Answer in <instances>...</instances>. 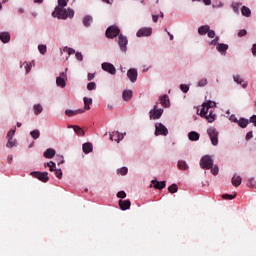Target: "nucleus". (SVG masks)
Wrapping results in <instances>:
<instances>
[{"label":"nucleus","instance_id":"obj_1","mask_svg":"<svg viewBox=\"0 0 256 256\" xmlns=\"http://www.w3.org/2000/svg\"><path fill=\"white\" fill-rule=\"evenodd\" d=\"M105 35L107 39H115L118 37V46L122 53H127V44L129 40L126 36L121 34V29L117 25H111L106 29Z\"/></svg>","mask_w":256,"mask_h":256},{"label":"nucleus","instance_id":"obj_2","mask_svg":"<svg viewBox=\"0 0 256 256\" xmlns=\"http://www.w3.org/2000/svg\"><path fill=\"white\" fill-rule=\"evenodd\" d=\"M216 103L213 101L205 102L202 105L200 116L204 117L208 123H213L217 119L215 112Z\"/></svg>","mask_w":256,"mask_h":256},{"label":"nucleus","instance_id":"obj_3","mask_svg":"<svg viewBox=\"0 0 256 256\" xmlns=\"http://www.w3.org/2000/svg\"><path fill=\"white\" fill-rule=\"evenodd\" d=\"M54 19H60L66 21V19H73L75 17V10L71 8H58L52 12Z\"/></svg>","mask_w":256,"mask_h":256},{"label":"nucleus","instance_id":"obj_4","mask_svg":"<svg viewBox=\"0 0 256 256\" xmlns=\"http://www.w3.org/2000/svg\"><path fill=\"white\" fill-rule=\"evenodd\" d=\"M207 134L211 140L212 145H214V147H216V145H219V132L217 131V129H215V127L208 128Z\"/></svg>","mask_w":256,"mask_h":256},{"label":"nucleus","instance_id":"obj_5","mask_svg":"<svg viewBox=\"0 0 256 256\" xmlns=\"http://www.w3.org/2000/svg\"><path fill=\"white\" fill-rule=\"evenodd\" d=\"M56 85L61 89H65V87H67V68H65V71L61 72L56 78Z\"/></svg>","mask_w":256,"mask_h":256},{"label":"nucleus","instance_id":"obj_6","mask_svg":"<svg viewBox=\"0 0 256 256\" xmlns=\"http://www.w3.org/2000/svg\"><path fill=\"white\" fill-rule=\"evenodd\" d=\"M30 175L35 179L42 181V183H47L49 181V172L33 171Z\"/></svg>","mask_w":256,"mask_h":256},{"label":"nucleus","instance_id":"obj_7","mask_svg":"<svg viewBox=\"0 0 256 256\" xmlns=\"http://www.w3.org/2000/svg\"><path fill=\"white\" fill-rule=\"evenodd\" d=\"M200 167L202 169H212L213 168V158L209 155H206L200 160Z\"/></svg>","mask_w":256,"mask_h":256},{"label":"nucleus","instance_id":"obj_8","mask_svg":"<svg viewBox=\"0 0 256 256\" xmlns=\"http://www.w3.org/2000/svg\"><path fill=\"white\" fill-rule=\"evenodd\" d=\"M150 119H161V115H163V109L158 108V105H154L153 109L149 112Z\"/></svg>","mask_w":256,"mask_h":256},{"label":"nucleus","instance_id":"obj_9","mask_svg":"<svg viewBox=\"0 0 256 256\" xmlns=\"http://www.w3.org/2000/svg\"><path fill=\"white\" fill-rule=\"evenodd\" d=\"M155 135L156 137L159 135H169V130H167V127H165V125L161 124V123H156L155 124Z\"/></svg>","mask_w":256,"mask_h":256},{"label":"nucleus","instance_id":"obj_10","mask_svg":"<svg viewBox=\"0 0 256 256\" xmlns=\"http://www.w3.org/2000/svg\"><path fill=\"white\" fill-rule=\"evenodd\" d=\"M101 67L103 71H106V73H109L110 75H115L117 73V69L115 68V65L109 62H103L101 64Z\"/></svg>","mask_w":256,"mask_h":256},{"label":"nucleus","instance_id":"obj_11","mask_svg":"<svg viewBox=\"0 0 256 256\" xmlns=\"http://www.w3.org/2000/svg\"><path fill=\"white\" fill-rule=\"evenodd\" d=\"M25 69V75H29V73H31V69H33V67H35V61L32 60L31 62H27V61H24V62H21L20 64V69Z\"/></svg>","mask_w":256,"mask_h":256},{"label":"nucleus","instance_id":"obj_12","mask_svg":"<svg viewBox=\"0 0 256 256\" xmlns=\"http://www.w3.org/2000/svg\"><path fill=\"white\" fill-rule=\"evenodd\" d=\"M153 33V29L150 27H143L138 30L137 37H151V34Z\"/></svg>","mask_w":256,"mask_h":256},{"label":"nucleus","instance_id":"obj_13","mask_svg":"<svg viewBox=\"0 0 256 256\" xmlns=\"http://www.w3.org/2000/svg\"><path fill=\"white\" fill-rule=\"evenodd\" d=\"M124 137L125 133L121 134L119 133V131H114L110 133V141H116L117 143H120L121 141H123Z\"/></svg>","mask_w":256,"mask_h":256},{"label":"nucleus","instance_id":"obj_14","mask_svg":"<svg viewBox=\"0 0 256 256\" xmlns=\"http://www.w3.org/2000/svg\"><path fill=\"white\" fill-rule=\"evenodd\" d=\"M82 113H85V110L83 109H77V110L66 109L65 110V115H67V117H75V115H81Z\"/></svg>","mask_w":256,"mask_h":256},{"label":"nucleus","instance_id":"obj_15","mask_svg":"<svg viewBox=\"0 0 256 256\" xmlns=\"http://www.w3.org/2000/svg\"><path fill=\"white\" fill-rule=\"evenodd\" d=\"M68 129H73L79 137L85 136V130L77 125H68Z\"/></svg>","mask_w":256,"mask_h":256},{"label":"nucleus","instance_id":"obj_16","mask_svg":"<svg viewBox=\"0 0 256 256\" xmlns=\"http://www.w3.org/2000/svg\"><path fill=\"white\" fill-rule=\"evenodd\" d=\"M82 151L85 155H89V153L93 152V144L91 142H86L82 145Z\"/></svg>","mask_w":256,"mask_h":256},{"label":"nucleus","instance_id":"obj_17","mask_svg":"<svg viewBox=\"0 0 256 256\" xmlns=\"http://www.w3.org/2000/svg\"><path fill=\"white\" fill-rule=\"evenodd\" d=\"M57 152L55 151V149L53 148H48L44 151L43 156L45 157V159H53V157H55V154Z\"/></svg>","mask_w":256,"mask_h":256},{"label":"nucleus","instance_id":"obj_18","mask_svg":"<svg viewBox=\"0 0 256 256\" xmlns=\"http://www.w3.org/2000/svg\"><path fill=\"white\" fill-rule=\"evenodd\" d=\"M83 102H84V108L82 109L84 111H89V109H91V105H93V98L84 97Z\"/></svg>","mask_w":256,"mask_h":256},{"label":"nucleus","instance_id":"obj_19","mask_svg":"<svg viewBox=\"0 0 256 256\" xmlns=\"http://www.w3.org/2000/svg\"><path fill=\"white\" fill-rule=\"evenodd\" d=\"M137 69L134 68H130L129 69V81H131V83H135V81H137Z\"/></svg>","mask_w":256,"mask_h":256},{"label":"nucleus","instance_id":"obj_20","mask_svg":"<svg viewBox=\"0 0 256 256\" xmlns=\"http://www.w3.org/2000/svg\"><path fill=\"white\" fill-rule=\"evenodd\" d=\"M0 41L2 43H9L11 41V34L9 32H0Z\"/></svg>","mask_w":256,"mask_h":256},{"label":"nucleus","instance_id":"obj_21","mask_svg":"<svg viewBox=\"0 0 256 256\" xmlns=\"http://www.w3.org/2000/svg\"><path fill=\"white\" fill-rule=\"evenodd\" d=\"M152 185H154L155 189H165L166 187V182L165 181H157V180H152L151 181Z\"/></svg>","mask_w":256,"mask_h":256},{"label":"nucleus","instance_id":"obj_22","mask_svg":"<svg viewBox=\"0 0 256 256\" xmlns=\"http://www.w3.org/2000/svg\"><path fill=\"white\" fill-rule=\"evenodd\" d=\"M82 23L84 27H89L91 23H93V16L91 15L84 16V18L82 19Z\"/></svg>","mask_w":256,"mask_h":256},{"label":"nucleus","instance_id":"obj_23","mask_svg":"<svg viewBox=\"0 0 256 256\" xmlns=\"http://www.w3.org/2000/svg\"><path fill=\"white\" fill-rule=\"evenodd\" d=\"M33 113L34 115H41L43 113V105L40 103L33 105Z\"/></svg>","mask_w":256,"mask_h":256},{"label":"nucleus","instance_id":"obj_24","mask_svg":"<svg viewBox=\"0 0 256 256\" xmlns=\"http://www.w3.org/2000/svg\"><path fill=\"white\" fill-rule=\"evenodd\" d=\"M119 207L121 211H127L129 209V200H119Z\"/></svg>","mask_w":256,"mask_h":256},{"label":"nucleus","instance_id":"obj_25","mask_svg":"<svg viewBox=\"0 0 256 256\" xmlns=\"http://www.w3.org/2000/svg\"><path fill=\"white\" fill-rule=\"evenodd\" d=\"M160 103L162 107H169L171 104L169 102V96L163 95L160 97Z\"/></svg>","mask_w":256,"mask_h":256},{"label":"nucleus","instance_id":"obj_26","mask_svg":"<svg viewBox=\"0 0 256 256\" xmlns=\"http://www.w3.org/2000/svg\"><path fill=\"white\" fill-rule=\"evenodd\" d=\"M241 181H242L241 176H239L237 174H235L232 177V185H234V187H239V185H241Z\"/></svg>","mask_w":256,"mask_h":256},{"label":"nucleus","instance_id":"obj_27","mask_svg":"<svg viewBox=\"0 0 256 256\" xmlns=\"http://www.w3.org/2000/svg\"><path fill=\"white\" fill-rule=\"evenodd\" d=\"M199 137L200 135L196 131H191L188 133V138L190 141H199Z\"/></svg>","mask_w":256,"mask_h":256},{"label":"nucleus","instance_id":"obj_28","mask_svg":"<svg viewBox=\"0 0 256 256\" xmlns=\"http://www.w3.org/2000/svg\"><path fill=\"white\" fill-rule=\"evenodd\" d=\"M229 49V45L227 44H223L220 43L217 46V50L219 51V53H221L222 55H225V51H227Z\"/></svg>","mask_w":256,"mask_h":256},{"label":"nucleus","instance_id":"obj_29","mask_svg":"<svg viewBox=\"0 0 256 256\" xmlns=\"http://www.w3.org/2000/svg\"><path fill=\"white\" fill-rule=\"evenodd\" d=\"M209 29H211V28L209 27V25L200 26V27L198 28V33H199V35H207Z\"/></svg>","mask_w":256,"mask_h":256},{"label":"nucleus","instance_id":"obj_30","mask_svg":"<svg viewBox=\"0 0 256 256\" xmlns=\"http://www.w3.org/2000/svg\"><path fill=\"white\" fill-rule=\"evenodd\" d=\"M178 169H180L181 171H187V169H189V165H187V162L183 161V160H179L178 161V165H177Z\"/></svg>","mask_w":256,"mask_h":256},{"label":"nucleus","instance_id":"obj_31","mask_svg":"<svg viewBox=\"0 0 256 256\" xmlns=\"http://www.w3.org/2000/svg\"><path fill=\"white\" fill-rule=\"evenodd\" d=\"M69 0H58V5L54 9H63L67 7Z\"/></svg>","mask_w":256,"mask_h":256},{"label":"nucleus","instance_id":"obj_32","mask_svg":"<svg viewBox=\"0 0 256 256\" xmlns=\"http://www.w3.org/2000/svg\"><path fill=\"white\" fill-rule=\"evenodd\" d=\"M241 13L244 17H251V9H249L247 6H243L241 8Z\"/></svg>","mask_w":256,"mask_h":256},{"label":"nucleus","instance_id":"obj_33","mask_svg":"<svg viewBox=\"0 0 256 256\" xmlns=\"http://www.w3.org/2000/svg\"><path fill=\"white\" fill-rule=\"evenodd\" d=\"M44 167H49V171L53 172L56 171L57 169V164H55V162L50 161L44 164Z\"/></svg>","mask_w":256,"mask_h":256},{"label":"nucleus","instance_id":"obj_34","mask_svg":"<svg viewBox=\"0 0 256 256\" xmlns=\"http://www.w3.org/2000/svg\"><path fill=\"white\" fill-rule=\"evenodd\" d=\"M238 125L242 129H245V127H247V125H249V120L245 119V118H241L240 120H238Z\"/></svg>","mask_w":256,"mask_h":256},{"label":"nucleus","instance_id":"obj_35","mask_svg":"<svg viewBox=\"0 0 256 256\" xmlns=\"http://www.w3.org/2000/svg\"><path fill=\"white\" fill-rule=\"evenodd\" d=\"M30 136L32 137V139H39V137H41V132L39 131V129L32 130L30 132Z\"/></svg>","mask_w":256,"mask_h":256},{"label":"nucleus","instance_id":"obj_36","mask_svg":"<svg viewBox=\"0 0 256 256\" xmlns=\"http://www.w3.org/2000/svg\"><path fill=\"white\" fill-rule=\"evenodd\" d=\"M15 145H17V140H14L13 138H8L6 147H8V149H13V147H15Z\"/></svg>","mask_w":256,"mask_h":256},{"label":"nucleus","instance_id":"obj_37","mask_svg":"<svg viewBox=\"0 0 256 256\" xmlns=\"http://www.w3.org/2000/svg\"><path fill=\"white\" fill-rule=\"evenodd\" d=\"M38 51L41 55H45L47 53V45L45 44H39L38 45Z\"/></svg>","mask_w":256,"mask_h":256},{"label":"nucleus","instance_id":"obj_38","mask_svg":"<svg viewBox=\"0 0 256 256\" xmlns=\"http://www.w3.org/2000/svg\"><path fill=\"white\" fill-rule=\"evenodd\" d=\"M68 53V55H75V49H73V48H69V47H67V46H65L62 50H61V53Z\"/></svg>","mask_w":256,"mask_h":256},{"label":"nucleus","instance_id":"obj_39","mask_svg":"<svg viewBox=\"0 0 256 256\" xmlns=\"http://www.w3.org/2000/svg\"><path fill=\"white\" fill-rule=\"evenodd\" d=\"M129 173V168L122 167L117 169V175H127Z\"/></svg>","mask_w":256,"mask_h":256},{"label":"nucleus","instance_id":"obj_40","mask_svg":"<svg viewBox=\"0 0 256 256\" xmlns=\"http://www.w3.org/2000/svg\"><path fill=\"white\" fill-rule=\"evenodd\" d=\"M97 89V84L95 82H90L87 84L88 91H95Z\"/></svg>","mask_w":256,"mask_h":256},{"label":"nucleus","instance_id":"obj_41","mask_svg":"<svg viewBox=\"0 0 256 256\" xmlns=\"http://www.w3.org/2000/svg\"><path fill=\"white\" fill-rule=\"evenodd\" d=\"M15 131H17V128L13 127V128L7 133V139H13V137H15Z\"/></svg>","mask_w":256,"mask_h":256},{"label":"nucleus","instance_id":"obj_42","mask_svg":"<svg viewBox=\"0 0 256 256\" xmlns=\"http://www.w3.org/2000/svg\"><path fill=\"white\" fill-rule=\"evenodd\" d=\"M169 193H177L178 187L177 184H172L171 186L168 187Z\"/></svg>","mask_w":256,"mask_h":256},{"label":"nucleus","instance_id":"obj_43","mask_svg":"<svg viewBox=\"0 0 256 256\" xmlns=\"http://www.w3.org/2000/svg\"><path fill=\"white\" fill-rule=\"evenodd\" d=\"M239 7H241V4H239L237 2L232 3V8H233L234 13L239 14Z\"/></svg>","mask_w":256,"mask_h":256},{"label":"nucleus","instance_id":"obj_44","mask_svg":"<svg viewBox=\"0 0 256 256\" xmlns=\"http://www.w3.org/2000/svg\"><path fill=\"white\" fill-rule=\"evenodd\" d=\"M235 197H237V193H234V194H224V195L222 196V198L228 199V200L235 199Z\"/></svg>","mask_w":256,"mask_h":256},{"label":"nucleus","instance_id":"obj_45","mask_svg":"<svg viewBox=\"0 0 256 256\" xmlns=\"http://www.w3.org/2000/svg\"><path fill=\"white\" fill-rule=\"evenodd\" d=\"M233 79H234L235 83H238V85H241V83H243V78H241L240 75H234Z\"/></svg>","mask_w":256,"mask_h":256},{"label":"nucleus","instance_id":"obj_46","mask_svg":"<svg viewBox=\"0 0 256 256\" xmlns=\"http://www.w3.org/2000/svg\"><path fill=\"white\" fill-rule=\"evenodd\" d=\"M54 171H55V175H56L57 179H63V170L56 169Z\"/></svg>","mask_w":256,"mask_h":256},{"label":"nucleus","instance_id":"obj_47","mask_svg":"<svg viewBox=\"0 0 256 256\" xmlns=\"http://www.w3.org/2000/svg\"><path fill=\"white\" fill-rule=\"evenodd\" d=\"M255 185H256L255 178L248 179V182H247L248 187H255Z\"/></svg>","mask_w":256,"mask_h":256},{"label":"nucleus","instance_id":"obj_48","mask_svg":"<svg viewBox=\"0 0 256 256\" xmlns=\"http://www.w3.org/2000/svg\"><path fill=\"white\" fill-rule=\"evenodd\" d=\"M118 197V199H125V197H127V193H125V191H119L116 195Z\"/></svg>","mask_w":256,"mask_h":256},{"label":"nucleus","instance_id":"obj_49","mask_svg":"<svg viewBox=\"0 0 256 256\" xmlns=\"http://www.w3.org/2000/svg\"><path fill=\"white\" fill-rule=\"evenodd\" d=\"M122 97H123L124 101H129V90H127V89L124 90Z\"/></svg>","mask_w":256,"mask_h":256},{"label":"nucleus","instance_id":"obj_50","mask_svg":"<svg viewBox=\"0 0 256 256\" xmlns=\"http://www.w3.org/2000/svg\"><path fill=\"white\" fill-rule=\"evenodd\" d=\"M208 81L207 78H203L202 80H200L198 82V87H205V85H207Z\"/></svg>","mask_w":256,"mask_h":256},{"label":"nucleus","instance_id":"obj_51","mask_svg":"<svg viewBox=\"0 0 256 256\" xmlns=\"http://www.w3.org/2000/svg\"><path fill=\"white\" fill-rule=\"evenodd\" d=\"M180 89L183 91V93H187L189 91V86L186 84H181Z\"/></svg>","mask_w":256,"mask_h":256},{"label":"nucleus","instance_id":"obj_52","mask_svg":"<svg viewBox=\"0 0 256 256\" xmlns=\"http://www.w3.org/2000/svg\"><path fill=\"white\" fill-rule=\"evenodd\" d=\"M75 57L77 61H83V54L81 52H76Z\"/></svg>","mask_w":256,"mask_h":256},{"label":"nucleus","instance_id":"obj_53","mask_svg":"<svg viewBox=\"0 0 256 256\" xmlns=\"http://www.w3.org/2000/svg\"><path fill=\"white\" fill-rule=\"evenodd\" d=\"M208 37L210 39H213L215 37V32L213 30H211V28L208 30V33H207Z\"/></svg>","mask_w":256,"mask_h":256},{"label":"nucleus","instance_id":"obj_54","mask_svg":"<svg viewBox=\"0 0 256 256\" xmlns=\"http://www.w3.org/2000/svg\"><path fill=\"white\" fill-rule=\"evenodd\" d=\"M247 35V30L243 29L238 32V37H245Z\"/></svg>","mask_w":256,"mask_h":256},{"label":"nucleus","instance_id":"obj_55","mask_svg":"<svg viewBox=\"0 0 256 256\" xmlns=\"http://www.w3.org/2000/svg\"><path fill=\"white\" fill-rule=\"evenodd\" d=\"M212 175H217L219 173V167L215 166L214 168L211 169Z\"/></svg>","mask_w":256,"mask_h":256},{"label":"nucleus","instance_id":"obj_56","mask_svg":"<svg viewBox=\"0 0 256 256\" xmlns=\"http://www.w3.org/2000/svg\"><path fill=\"white\" fill-rule=\"evenodd\" d=\"M65 163V158L63 156H58V165H63Z\"/></svg>","mask_w":256,"mask_h":256},{"label":"nucleus","instance_id":"obj_57","mask_svg":"<svg viewBox=\"0 0 256 256\" xmlns=\"http://www.w3.org/2000/svg\"><path fill=\"white\" fill-rule=\"evenodd\" d=\"M249 139H253V132L251 131L246 134V141H249Z\"/></svg>","mask_w":256,"mask_h":256},{"label":"nucleus","instance_id":"obj_58","mask_svg":"<svg viewBox=\"0 0 256 256\" xmlns=\"http://www.w3.org/2000/svg\"><path fill=\"white\" fill-rule=\"evenodd\" d=\"M230 121H232L233 123H238L239 122V120L237 119V117L235 115L230 116Z\"/></svg>","mask_w":256,"mask_h":256},{"label":"nucleus","instance_id":"obj_59","mask_svg":"<svg viewBox=\"0 0 256 256\" xmlns=\"http://www.w3.org/2000/svg\"><path fill=\"white\" fill-rule=\"evenodd\" d=\"M250 123H253L254 127H256V115H253V116L250 118Z\"/></svg>","mask_w":256,"mask_h":256},{"label":"nucleus","instance_id":"obj_60","mask_svg":"<svg viewBox=\"0 0 256 256\" xmlns=\"http://www.w3.org/2000/svg\"><path fill=\"white\" fill-rule=\"evenodd\" d=\"M95 79L94 73H88V81H93Z\"/></svg>","mask_w":256,"mask_h":256},{"label":"nucleus","instance_id":"obj_61","mask_svg":"<svg viewBox=\"0 0 256 256\" xmlns=\"http://www.w3.org/2000/svg\"><path fill=\"white\" fill-rule=\"evenodd\" d=\"M219 43V37H216L214 40L210 42V45H217Z\"/></svg>","mask_w":256,"mask_h":256},{"label":"nucleus","instance_id":"obj_62","mask_svg":"<svg viewBox=\"0 0 256 256\" xmlns=\"http://www.w3.org/2000/svg\"><path fill=\"white\" fill-rule=\"evenodd\" d=\"M152 21L157 23V21H159V15H152Z\"/></svg>","mask_w":256,"mask_h":256},{"label":"nucleus","instance_id":"obj_63","mask_svg":"<svg viewBox=\"0 0 256 256\" xmlns=\"http://www.w3.org/2000/svg\"><path fill=\"white\" fill-rule=\"evenodd\" d=\"M252 55L256 57V44H253L252 46Z\"/></svg>","mask_w":256,"mask_h":256},{"label":"nucleus","instance_id":"obj_64","mask_svg":"<svg viewBox=\"0 0 256 256\" xmlns=\"http://www.w3.org/2000/svg\"><path fill=\"white\" fill-rule=\"evenodd\" d=\"M7 162L8 163H13V155H9L8 157H7Z\"/></svg>","mask_w":256,"mask_h":256}]
</instances>
